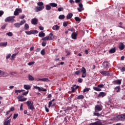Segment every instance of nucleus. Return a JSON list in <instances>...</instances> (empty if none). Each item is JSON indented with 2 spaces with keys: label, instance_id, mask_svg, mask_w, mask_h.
<instances>
[{
  "label": "nucleus",
  "instance_id": "f257e3e1",
  "mask_svg": "<svg viewBox=\"0 0 125 125\" xmlns=\"http://www.w3.org/2000/svg\"><path fill=\"white\" fill-rule=\"evenodd\" d=\"M38 6H36L34 8V10L35 12H39L40 11H42L43 8H44V6H43V3L42 2H39L37 3Z\"/></svg>",
  "mask_w": 125,
  "mask_h": 125
},
{
  "label": "nucleus",
  "instance_id": "f03ea898",
  "mask_svg": "<svg viewBox=\"0 0 125 125\" xmlns=\"http://www.w3.org/2000/svg\"><path fill=\"white\" fill-rule=\"evenodd\" d=\"M26 103L27 104L28 108L29 110H31V111L35 110V107H34V103H32V101H28L26 102Z\"/></svg>",
  "mask_w": 125,
  "mask_h": 125
},
{
  "label": "nucleus",
  "instance_id": "7ed1b4c3",
  "mask_svg": "<svg viewBox=\"0 0 125 125\" xmlns=\"http://www.w3.org/2000/svg\"><path fill=\"white\" fill-rule=\"evenodd\" d=\"M14 18H15V16L8 17L5 19V22H11V23H13L15 21Z\"/></svg>",
  "mask_w": 125,
  "mask_h": 125
},
{
  "label": "nucleus",
  "instance_id": "20e7f679",
  "mask_svg": "<svg viewBox=\"0 0 125 125\" xmlns=\"http://www.w3.org/2000/svg\"><path fill=\"white\" fill-rule=\"evenodd\" d=\"M100 74L103 76H104L105 77H108L109 76H111V72L109 71H100Z\"/></svg>",
  "mask_w": 125,
  "mask_h": 125
},
{
  "label": "nucleus",
  "instance_id": "39448f33",
  "mask_svg": "<svg viewBox=\"0 0 125 125\" xmlns=\"http://www.w3.org/2000/svg\"><path fill=\"white\" fill-rule=\"evenodd\" d=\"M25 33L26 34V35H33L34 34H38L39 31L37 30H32L29 31H25Z\"/></svg>",
  "mask_w": 125,
  "mask_h": 125
},
{
  "label": "nucleus",
  "instance_id": "423d86ee",
  "mask_svg": "<svg viewBox=\"0 0 125 125\" xmlns=\"http://www.w3.org/2000/svg\"><path fill=\"white\" fill-rule=\"evenodd\" d=\"M113 121H123L122 114L114 116L113 117Z\"/></svg>",
  "mask_w": 125,
  "mask_h": 125
},
{
  "label": "nucleus",
  "instance_id": "0eeeda50",
  "mask_svg": "<svg viewBox=\"0 0 125 125\" xmlns=\"http://www.w3.org/2000/svg\"><path fill=\"white\" fill-rule=\"evenodd\" d=\"M81 72L82 73V78H85V77H86V70H85V68L83 67Z\"/></svg>",
  "mask_w": 125,
  "mask_h": 125
},
{
  "label": "nucleus",
  "instance_id": "6e6552de",
  "mask_svg": "<svg viewBox=\"0 0 125 125\" xmlns=\"http://www.w3.org/2000/svg\"><path fill=\"white\" fill-rule=\"evenodd\" d=\"M21 12H22V10L21 9L17 8L14 12V15L17 16V15H19V13H21Z\"/></svg>",
  "mask_w": 125,
  "mask_h": 125
},
{
  "label": "nucleus",
  "instance_id": "1a4fd4ad",
  "mask_svg": "<svg viewBox=\"0 0 125 125\" xmlns=\"http://www.w3.org/2000/svg\"><path fill=\"white\" fill-rule=\"evenodd\" d=\"M103 66L104 69H107L110 67V63L108 62H104L103 63Z\"/></svg>",
  "mask_w": 125,
  "mask_h": 125
},
{
  "label": "nucleus",
  "instance_id": "9d476101",
  "mask_svg": "<svg viewBox=\"0 0 125 125\" xmlns=\"http://www.w3.org/2000/svg\"><path fill=\"white\" fill-rule=\"evenodd\" d=\"M79 8H78L77 9L79 12H82V11L84 10V8H83V3H80L79 4Z\"/></svg>",
  "mask_w": 125,
  "mask_h": 125
},
{
  "label": "nucleus",
  "instance_id": "9b49d317",
  "mask_svg": "<svg viewBox=\"0 0 125 125\" xmlns=\"http://www.w3.org/2000/svg\"><path fill=\"white\" fill-rule=\"evenodd\" d=\"M34 88H35V89H38L39 91H46V89H44L42 87H40L37 86H34Z\"/></svg>",
  "mask_w": 125,
  "mask_h": 125
},
{
  "label": "nucleus",
  "instance_id": "f8f14e48",
  "mask_svg": "<svg viewBox=\"0 0 125 125\" xmlns=\"http://www.w3.org/2000/svg\"><path fill=\"white\" fill-rule=\"evenodd\" d=\"M51 40H53V37L52 36H47L42 39V41H51Z\"/></svg>",
  "mask_w": 125,
  "mask_h": 125
},
{
  "label": "nucleus",
  "instance_id": "ddd939ff",
  "mask_svg": "<svg viewBox=\"0 0 125 125\" xmlns=\"http://www.w3.org/2000/svg\"><path fill=\"white\" fill-rule=\"evenodd\" d=\"M95 111H98V112H100L102 111V106H100L99 105H97L95 107Z\"/></svg>",
  "mask_w": 125,
  "mask_h": 125
},
{
  "label": "nucleus",
  "instance_id": "4468645a",
  "mask_svg": "<svg viewBox=\"0 0 125 125\" xmlns=\"http://www.w3.org/2000/svg\"><path fill=\"white\" fill-rule=\"evenodd\" d=\"M0 76H3L4 77H8V74L4 71L0 70Z\"/></svg>",
  "mask_w": 125,
  "mask_h": 125
},
{
  "label": "nucleus",
  "instance_id": "2eb2a0df",
  "mask_svg": "<svg viewBox=\"0 0 125 125\" xmlns=\"http://www.w3.org/2000/svg\"><path fill=\"white\" fill-rule=\"evenodd\" d=\"M32 25H37L38 24V19L34 18L31 20Z\"/></svg>",
  "mask_w": 125,
  "mask_h": 125
},
{
  "label": "nucleus",
  "instance_id": "dca6fc26",
  "mask_svg": "<svg viewBox=\"0 0 125 125\" xmlns=\"http://www.w3.org/2000/svg\"><path fill=\"white\" fill-rule=\"evenodd\" d=\"M107 95V93L104 92H101L98 95V97H104Z\"/></svg>",
  "mask_w": 125,
  "mask_h": 125
},
{
  "label": "nucleus",
  "instance_id": "f3484780",
  "mask_svg": "<svg viewBox=\"0 0 125 125\" xmlns=\"http://www.w3.org/2000/svg\"><path fill=\"white\" fill-rule=\"evenodd\" d=\"M77 36H78V33L74 32L71 34V38L73 40H77Z\"/></svg>",
  "mask_w": 125,
  "mask_h": 125
},
{
  "label": "nucleus",
  "instance_id": "a211bd4d",
  "mask_svg": "<svg viewBox=\"0 0 125 125\" xmlns=\"http://www.w3.org/2000/svg\"><path fill=\"white\" fill-rule=\"evenodd\" d=\"M113 84H121L122 83V80H117L113 82Z\"/></svg>",
  "mask_w": 125,
  "mask_h": 125
},
{
  "label": "nucleus",
  "instance_id": "6ab92c4d",
  "mask_svg": "<svg viewBox=\"0 0 125 125\" xmlns=\"http://www.w3.org/2000/svg\"><path fill=\"white\" fill-rule=\"evenodd\" d=\"M90 125H102V123L100 121H97L94 123H90Z\"/></svg>",
  "mask_w": 125,
  "mask_h": 125
},
{
  "label": "nucleus",
  "instance_id": "aec40b11",
  "mask_svg": "<svg viewBox=\"0 0 125 125\" xmlns=\"http://www.w3.org/2000/svg\"><path fill=\"white\" fill-rule=\"evenodd\" d=\"M59 28H60V27L57 25H55L52 27V29L54 31H58V30H59Z\"/></svg>",
  "mask_w": 125,
  "mask_h": 125
},
{
  "label": "nucleus",
  "instance_id": "412c9836",
  "mask_svg": "<svg viewBox=\"0 0 125 125\" xmlns=\"http://www.w3.org/2000/svg\"><path fill=\"white\" fill-rule=\"evenodd\" d=\"M17 54H18V53H15V54H13V55H12V56H11L10 60L13 61V60H14V59H15V57H16V55H17Z\"/></svg>",
  "mask_w": 125,
  "mask_h": 125
},
{
  "label": "nucleus",
  "instance_id": "4be33fe9",
  "mask_svg": "<svg viewBox=\"0 0 125 125\" xmlns=\"http://www.w3.org/2000/svg\"><path fill=\"white\" fill-rule=\"evenodd\" d=\"M55 101V99H53L51 101L49 102L48 104V107L50 108L51 106H52V104H53V102Z\"/></svg>",
  "mask_w": 125,
  "mask_h": 125
},
{
  "label": "nucleus",
  "instance_id": "5701e85b",
  "mask_svg": "<svg viewBox=\"0 0 125 125\" xmlns=\"http://www.w3.org/2000/svg\"><path fill=\"white\" fill-rule=\"evenodd\" d=\"M10 123H11V119L5 121L3 125H10Z\"/></svg>",
  "mask_w": 125,
  "mask_h": 125
},
{
  "label": "nucleus",
  "instance_id": "b1692460",
  "mask_svg": "<svg viewBox=\"0 0 125 125\" xmlns=\"http://www.w3.org/2000/svg\"><path fill=\"white\" fill-rule=\"evenodd\" d=\"M119 49L120 50H123L125 49V44H124L123 43H120L119 45Z\"/></svg>",
  "mask_w": 125,
  "mask_h": 125
},
{
  "label": "nucleus",
  "instance_id": "393cba45",
  "mask_svg": "<svg viewBox=\"0 0 125 125\" xmlns=\"http://www.w3.org/2000/svg\"><path fill=\"white\" fill-rule=\"evenodd\" d=\"M72 17H73V14L69 13L66 16V19H67V20H69V19H71Z\"/></svg>",
  "mask_w": 125,
  "mask_h": 125
},
{
  "label": "nucleus",
  "instance_id": "a878e982",
  "mask_svg": "<svg viewBox=\"0 0 125 125\" xmlns=\"http://www.w3.org/2000/svg\"><path fill=\"white\" fill-rule=\"evenodd\" d=\"M114 89L116 92H120L121 91V87L120 86H116Z\"/></svg>",
  "mask_w": 125,
  "mask_h": 125
},
{
  "label": "nucleus",
  "instance_id": "bb28decb",
  "mask_svg": "<svg viewBox=\"0 0 125 125\" xmlns=\"http://www.w3.org/2000/svg\"><path fill=\"white\" fill-rule=\"evenodd\" d=\"M23 87L24 89H26L27 90L31 89V86L29 85L25 84L24 85Z\"/></svg>",
  "mask_w": 125,
  "mask_h": 125
},
{
  "label": "nucleus",
  "instance_id": "cd10ccee",
  "mask_svg": "<svg viewBox=\"0 0 125 125\" xmlns=\"http://www.w3.org/2000/svg\"><path fill=\"white\" fill-rule=\"evenodd\" d=\"M44 36H45V34H44V33L42 32H41L39 33V37H40V38H42L44 37Z\"/></svg>",
  "mask_w": 125,
  "mask_h": 125
},
{
  "label": "nucleus",
  "instance_id": "c85d7f7f",
  "mask_svg": "<svg viewBox=\"0 0 125 125\" xmlns=\"http://www.w3.org/2000/svg\"><path fill=\"white\" fill-rule=\"evenodd\" d=\"M49 5H50V6H52V7H56L58 5H57V3L53 2V3H50Z\"/></svg>",
  "mask_w": 125,
  "mask_h": 125
},
{
  "label": "nucleus",
  "instance_id": "c756f323",
  "mask_svg": "<svg viewBox=\"0 0 125 125\" xmlns=\"http://www.w3.org/2000/svg\"><path fill=\"white\" fill-rule=\"evenodd\" d=\"M7 42H2L0 43V46H6Z\"/></svg>",
  "mask_w": 125,
  "mask_h": 125
},
{
  "label": "nucleus",
  "instance_id": "7c9ffc66",
  "mask_svg": "<svg viewBox=\"0 0 125 125\" xmlns=\"http://www.w3.org/2000/svg\"><path fill=\"white\" fill-rule=\"evenodd\" d=\"M78 87H79V86H77L76 87H75V86L74 87H71V92H75V90H76V89H77V88H78Z\"/></svg>",
  "mask_w": 125,
  "mask_h": 125
},
{
  "label": "nucleus",
  "instance_id": "2f4dec72",
  "mask_svg": "<svg viewBox=\"0 0 125 125\" xmlns=\"http://www.w3.org/2000/svg\"><path fill=\"white\" fill-rule=\"evenodd\" d=\"M83 98H84V96L83 95H80L77 96V99L79 100H80V99H83Z\"/></svg>",
  "mask_w": 125,
  "mask_h": 125
},
{
  "label": "nucleus",
  "instance_id": "473e14b6",
  "mask_svg": "<svg viewBox=\"0 0 125 125\" xmlns=\"http://www.w3.org/2000/svg\"><path fill=\"white\" fill-rule=\"evenodd\" d=\"M93 89L96 90V91H101V89L98 87H93Z\"/></svg>",
  "mask_w": 125,
  "mask_h": 125
},
{
  "label": "nucleus",
  "instance_id": "72a5a7b5",
  "mask_svg": "<svg viewBox=\"0 0 125 125\" xmlns=\"http://www.w3.org/2000/svg\"><path fill=\"white\" fill-rule=\"evenodd\" d=\"M65 19V15H60L59 16V19H60V20H63V19Z\"/></svg>",
  "mask_w": 125,
  "mask_h": 125
},
{
  "label": "nucleus",
  "instance_id": "f704fd0d",
  "mask_svg": "<svg viewBox=\"0 0 125 125\" xmlns=\"http://www.w3.org/2000/svg\"><path fill=\"white\" fill-rule=\"evenodd\" d=\"M109 53H115L116 52V48H113L109 51Z\"/></svg>",
  "mask_w": 125,
  "mask_h": 125
},
{
  "label": "nucleus",
  "instance_id": "c9c22d12",
  "mask_svg": "<svg viewBox=\"0 0 125 125\" xmlns=\"http://www.w3.org/2000/svg\"><path fill=\"white\" fill-rule=\"evenodd\" d=\"M28 80L29 81H34V80H35V79L34 78V77L31 75L29 74L28 75Z\"/></svg>",
  "mask_w": 125,
  "mask_h": 125
},
{
  "label": "nucleus",
  "instance_id": "e433bc0d",
  "mask_svg": "<svg viewBox=\"0 0 125 125\" xmlns=\"http://www.w3.org/2000/svg\"><path fill=\"white\" fill-rule=\"evenodd\" d=\"M41 82H50L48 78H42L41 79Z\"/></svg>",
  "mask_w": 125,
  "mask_h": 125
},
{
  "label": "nucleus",
  "instance_id": "4c0bfd02",
  "mask_svg": "<svg viewBox=\"0 0 125 125\" xmlns=\"http://www.w3.org/2000/svg\"><path fill=\"white\" fill-rule=\"evenodd\" d=\"M30 28V27L29 26V24H28L27 23L25 24L24 25V30H28V29Z\"/></svg>",
  "mask_w": 125,
  "mask_h": 125
},
{
  "label": "nucleus",
  "instance_id": "58836bf2",
  "mask_svg": "<svg viewBox=\"0 0 125 125\" xmlns=\"http://www.w3.org/2000/svg\"><path fill=\"white\" fill-rule=\"evenodd\" d=\"M25 23H26V20H23L22 21H21L20 23V25H21V26H22V25H24V24H25Z\"/></svg>",
  "mask_w": 125,
  "mask_h": 125
},
{
  "label": "nucleus",
  "instance_id": "ea45409f",
  "mask_svg": "<svg viewBox=\"0 0 125 125\" xmlns=\"http://www.w3.org/2000/svg\"><path fill=\"white\" fill-rule=\"evenodd\" d=\"M15 27H16V28H20V26H21L20 25V23H16L14 24Z\"/></svg>",
  "mask_w": 125,
  "mask_h": 125
},
{
  "label": "nucleus",
  "instance_id": "a19ab883",
  "mask_svg": "<svg viewBox=\"0 0 125 125\" xmlns=\"http://www.w3.org/2000/svg\"><path fill=\"white\" fill-rule=\"evenodd\" d=\"M6 36H8V37H12V36H13V34L12 32H8L6 34Z\"/></svg>",
  "mask_w": 125,
  "mask_h": 125
},
{
  "label": "nucleus",
  "instance_id": "79ce46f5",
  "mask_svg": "<svg viewBox=\"0 0 125 125\" xmlns=\"http://www.w3.org/2000/svg\"><path fill=\"white\" fill-rule=\"evenodd\" d=\"M46 10H50V9H51V6H50V5H46Z\"/></svg>",
  "mask_w": 125,
  "mask_h": 125
},
{
  "label": "nucleus",
  "instance_id": "37998d69",
  "mask_svg": "<svg viewBox=\"0 0 125 125\" xmlns=\"http://www.w3.org/2000/svg\"><path fill=\"white\" fill-rule=\"evenodd\" d=\"M75 21H77V22H81V19L80 18L76 17L75 18Z\"/></svg>",
  "mask_w": 125,
  "mask_h": 125
},
{
  "label": "nucleus",
  "instance_id": "c03bdc74",
  "mask_svg": "<svg viewBox=\"0 0 125 125\" xmlns=\"http://www.w3.org/2000/svg\"><path fill=\"white\" fill-rule=\"evenodd\" d=\"M26 100H27L26 98H23L21 99H19V101H20L21 102H23V101H26Z\"/></svg>",
  "mask_w": 125,
  "mask_h": 125
},
{
  "label": "nucleus",
  "instance_id": "a18cd8bd",
  "mask_svg": "<svg viewBox=\"0 0 125 125\" xmlns=\"http://www.w3.org/2000/svg\"><path fill=\"white\" fill-rule=\"evenodd\" d=\"M98 87H99V88H103V87H104V84H100L98 85Z\"/></svg>",
  "mask_w": 125,
  "mask_h": 125
},
{
  "label": "nucleus",
  "instance_id": "49530a36",
  "mask_svg": "<svg viewBox=\"0 0 125 125\" xmlns=\"http://www.w3.org/2000/svg\"><path fill=\"white\" fill-rule=\"evenodd\" d=\"M17 117H18V114L17 113L14 114L13 116L14 120H16V119L17 118Z\"/></svg>",
  "mask_w": 125,
  "mask_h": 125
},
{
  "label": "nucleus",
  "instance_id": "de8ad7c7",
  "mask_svg": "<svg viewBox=\"0 0 125 125\" xmlns=\"http://www.w3.org/2000/svg\"><path fill=\"white\" fill-rule=\"evenodd\" d=\"M87 91H89V88H86L83 89V92L84 93V92H87Z\"/></svg>",
  "mask_w": 125,
  "mask_h": 125
},
{
  "label": "nucleus",
  "instance_id": "09e8293b",
  "mask_svg": "<svg viewBox=\"0 0 125 125\" xmlns=\"http://www.w3.org/2000/svg\"><path fill=\"white\" fill-rule=\"evenodd\" d=\"M41 54H42V55H44V54H45V51H44V49H42L41 51Z\"/></svg>",
  "mask_w": 125,
  "mask_h": 125
},
{
  "label": "nucleus",
  "instance_id": "8fccbe9b",
  "mask_svg": "<svg viewBox=\"0 0 125 125\" xmlns=\"http://www.w3.org/2000/svg\"><path fill=\"white\" fill-rule=\"evenodd\" d=\"M23 94L22 95H20L18 96V99H22V98L23 97Z\"/></svg>",
  "mask_w": 125,
  "mask_h": 125
},
{
  "label": "nucleus",
  "instance_id": "3c124183",
  "mask_svg": "<svg viewBox=\"0 0 125 125\" xmlns=\"http://www.w3.org/2000/svg\"><path fill=\"white\" fill-rule=\"evenodd\" d=\"M11 57V54H8V55L6 57V59H9Z\"/></svg>",
  "mask_w": 125,
  "mask_h": 125
},
{
  "label": "nucleus",
  "instance_id": "603ef678",
  "mask_svg": "<svg viewBox=\"0 0 125 125\" xmlns=\"http://www.w3.org/2000/svg\"><path fill=\"white\" fill-rule=\"evenodd\" d=\"M34 64H35V62H30L28 63V65L29 66H32V65H34Z\"/></svg>",
  "mask_w": 125,
  "mask_h": 125
},
{
  "label": "nucleus",
  "instance_id": "864d4df0",
  "mask_svg": "<svg viewBox=\"0 0 125 125\" xmlns=\"http://www.w3.org/2000/svg\"><path fill=\"white\" fill-rule=\"evenodd\" d=\"M21 92H22V90H16L15 91V93H21Z\"/></svg>",
  "mask_w": 125,
  "mask_h": 125
},
{
  "label": "nucleus",
  "instance_id": "5fc2aeb1",
  "mask_svg": "<svg viewBox=\"0 0 125 125\" xmlns=\"http://www.w3.org/2000/svg\"><path fill=\"white\" fill-rule=\"evenodd\" d=\"M6 26H7V24L5 23L3 26H2V27L1 28V29H2V30H4V29H5V27H6Z\"/></svg>",
  "mask_w": 125,
  "mask_h": 125
},
{
  "label": "nucleus",
  "instance_id": "6e6d98bb",
  "mask_svg": "<svg viewBox=\"0 0 125 125\" xmlns=\"http://www.w3.org/2000/svg\"><path fill=\"white\" fill-rule=\"evenodd\" d=\"M94 116H97V117H100L101 114H99V113L97 112V113H94Z\"/></svg>",
  "mask_w": 125,
  "mask_h": 125
},
{
  "label": "nucleus",
  "instance_id": "4d7b16f0",
  "mask_svg": "<svg viewBox=\"0 0 125 125\" xmlns=\"http://www.w3.org/2000/svg\"><path fill=\"white\" fill-rule=\"evenodd\" d=\"M28 93H29V91L27 90L26 92H23L22 93V94L24 96V95H25V96L27 95V94H28Z\"/></svg>",
  "mask_w": 125,
  "mask_h": 125
},
{
  "label": "nucleus",
  "instance_id": "13d9d810",
  "mask_svg": "<svg viewBox=\"0 0 125 125\" xmlns=\"http://www.w3.org/2000/svg\"><path fill=\"white\" fill-rule=\"evenodd\" d=\"M67 25H68V23H67V22L64 21V22H63V27H67Z\"/></svg>",
  "mask_w": 125,
  "mask_h": 125
},
{
  "label": "nucleus",
  "instance_id": "bf43d9fd",
  "mask_svg": "<svg viewBox=\"0 0 125 125\" xmlns=\"http://www.w3.org/2000/svg\"><path fill=\"white\" fill-rule=\"evenodd\" d=\"M64 10V8H63L62 7H60L58 9V11L60 12V11H63V10Z\"/></svg>",
  "mask_w": 125,
  "mask_h": 125
},
{
  "label": "nucleus",
  "instance_id": "052dcab7",
  "mask_svg": "<svg viewBox=\"0 0 125 125\" xmlns=\"http://www.w3.org/2000/svg\"><path fill=\"white\" fill-rule=\"evenodd\" d=\"M42 44V46H45V45H46V42H43Z\"/></svg>",
  "mask_w": 125,
  "mask_h": 125
},
{
  "label": "nucleus",
  "instance_id": "680f3d73",
  "mask_svg": "<svg viewBox=\"0 0 125 125\" xmlns=\"http://www.w3.org/2000/svg\"><path fill=\"white\" fill-rule=\"evenodd\" d=\"M68 31H70L71 32H74L75 31V28H71L68 29Z\"/></svg>",
  "mask_w": 125,
  "mask_h": 125
},
{
  "label": "nucleus",
  "instance_id": "e2e57ef3",
  "mask_svg": "<svg viewBox=\"0 0 125 125\" xmlns=\"http://www.w3.org/2000/svg\"><path fill=\"white\" fill-rule=\"evenodd\" d=\"M122 121H123V120H125V113L122 114Z\"/></svg>",
  "mask_w": 125,
  "mask_h": 125
},
{
  "label": "nucleus",
  "instance_id": "0e129e2a",
  "mask_svg": "<svg viewBox=\"0 0 125 125\" xmlns=\"http://www.w3.org/2000/svg\"><path fill=\"white\" fill-rule=\"evenodd\" d=\"M69 2L71 4H74V0H69Z\"/></svg>",
  "mask_w": 125,
  "mask_h": 125
},
{
  "label": "nucleus",
  "instance_id": "69168bd1",
  "mask_svg": "<svg viewBox=\"0 0 125 125\" xmlns=\"http://www.w3.org/2000/svg\"><path fill=\"white\" fill-rule=\"evenodd\" d=\"M120 70H121V72H125V68L124 67H123L122 68H121L120 69Z\"/></svg>",
  "mask_w": 125,
  "mask_h": 125
},
{
  "label": "nucleus",
  "instance_id": "338daca9",
  "mask_svg": "<svg viewBox=\"0 0 125 125\" xmlns=\"http://www.w3.org/2000/svg\"><path fill=\"white\" fill-rule=\"evenodd\" d=\"M78 82L79 83H83V79H82L81 78H79L78 79Z\"/></svg>",
  "mask_w": 125,
  "mask_h": 125
},
{
  "label": "nucleus",
  "instance_id": "774afa93",
  "mask_svg": "<svg viewBox=\"0 0 125 125\" xmlns=\"http://www.w3.org/2000/svg\"><path fill=\"white\" fill-rule=\"evenodd\" d=\"M80 73H81V71H76V72H75V75H79V74H80Z\"/></svg>",
  "mask_w": 125,
  "mask_h": 125
}]
</instances>
